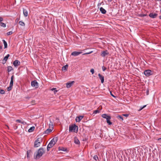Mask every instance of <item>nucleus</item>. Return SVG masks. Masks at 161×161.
<instances>
[{"label":"nucleus","instance_id":"nucleus-1","mask_svg":"<svg viewBox=\"0 0 161 161\" xmlns=\"http://www.w3.org/2000/svg\"><path fill=\"white\" fill-rule=\"evenodd\" d=\"M45 151L44 149L41 147L39 148L37 152L35 153L34 158L35 159L39 158L44 153Z\"/></svg>","mask_w":161,"mask_h":161},{"label":"nucleus","instance_id":"nucleus-2","mask_svg":"<svg viewBox=\"0 0 161 161\" xmlns=\"http://www.w3.org/2000/svg\"><path fill=\"white\" fill-rule=\"evenodd\" d=\"M102 117L103 118L106 119L107 122L109 125H111L112 124V123L110 121L111 119V117L110 116L108 115L107 114H103L102 115Z\"/></svg>","mask_w":161,"mask_h":161},{"label":"nucleus","instance_id":"nucleus-3","mask_svg":"<svg viewBox=\"0 0 161 161\" xmlns=\"http://www.w3.org/2000/svg\"><path fill=\"white\" fill-rule=\"evenodd\" d=\"M42 142V140L41 138H38L34 142V146L35 147H37L40 146Z\"/></svg>","mask_w":161,"mask_h":161},{"label":"nucleus","instance_id":"nucleus-4","mask_svg":"<svg viewBox=\"0 0 161 161\" xmlns=\"http://www.w3.org/2000/svg\"><path fill=\"white\" fill-rule=\"evenodd\" d=\"M57 140V137L54 138H53L48 145L49 146L48 147H53L56 143Z\"/></svg>","mask_w":161,"mask_h":161},{"label":"nucleus","instance_id":"nucleus-5","mask_svg":"<svg viewBox=\"0 0 161 161\" xmlns=\"http://www.w3.org/2000/svg\"><path fill=\"white\" fill-rule=\"evenodd\" d=\"M144 74L147 76L148 77L152 75V72L150 69L145 70L144 72Z\"/></svg>","mask_w":161,"mask_h":161},{"label":"nucleus","instance_id":"nucleus-6","mask_svg":"<svg viewBox=\"0 0 161 161\" xmlns=\"http://www.w3.org/2000/svg\"><path fill=\"white\" fill-rule=\"evenodd\" d=\"M78 129V126L75 125L74 126H69V132L75 131V130L76 129L77 130Z\"/></svg>","mask_w":161,"mask_h":161},{"label":"nucleus","instance_id":"nucleus-7","mask_svg":"<svg viewBox=\"0 0 161 161\" xmlns=\"http://www.w3.org/2000/svg\"><path fill=\"white\" fill-rule=\"evenodd\" d=\"M109 54L108 50H106L105 51H103L101 53V56L102 57H105L106 56L108 55Z\"/></svg>","mask_w":161,"mask_h":161},{"label":"nucleus","instance_id":"nucleus-8","mask_svg":"<svg viewBox=\"0 0 161 161\" xmlns=\"http://www.w3.org/2000/svg\"><path fill=\"white\" fill-rule=\"evenodd\" d=\"M31 85L32 86L36 87H38V83L36 80H33L31 82Z\"/></svg>","mask_w":161,"mask_h":161},{"label":"nucleus","instance_id":"nucleus-9","mask_svg":"<svg viewBox=\"0 0 161 161\" xmlns=\"http://www.w3.org/2000/svg\"><path fill=\"white\" fill-rule=\"evenodd\" d=\"M20 64V61L17 60H15L13 62V64L15 67L19 65Z\"/></svg>","mask_w":161,"mask_h":161},{"label":"nucleus","instance_id":"nucleus-10","mask_svg":"<svg viewBox=\"0 0 161 161\" xmlns=\"http://www.w3.org/2000/svg\"><path fill=\"white\" fill-rule=\"evenodd\" d=\"M82 53V52H77V51H74L71 54V55H72L74 56H77L79 54H81Z\"/></svg>","mask_w":161,"mask_h":161},{"label":"nucleus","instance_id":"nucleus-11","mask_svg":"<svg viewBox=\"0 0 161 161\" xmlns=\"http://www.w3.org/2000/svg\"><path fill=\"white\" fill-rule=\"evenodd\" d=\"M16 122L18 123H21L23 125H26L27 124L26 122L23 121L22 119H16Z\"/></svg>","mask_w":161,"mask_h":161},{"label":"nucleus","instance_id":"nucleus-12","mask_svg":"<svg viewBox=\"0 0 161 161\" xmlns=\"http://www.w3.org/2000/svg\"><path fill=\"white\" fill-rule=\"evenodd\" d=\"M75 82L74 81H72L69 82H68L66 83V87L68 88H69L71 86L73 85Z\"/></svg>","mask_w":161,"mask_h":161},{"label":"nucleus","instance_id":"nucleus-13","mask_svg":"<svg viewBox=\"0 0 161 161\" xmlns=\"http://www.w3.org/2000/svg\"><path fill=\"white\" fill-rule=\"evenodd\" d=\"M98 76L101 80V83H103L104 82V77L103 75H101L100 74H98Z\"/></svg>","mask_w":161,"mask_h":161},{"label":"nucleus","instance_id":"nucleus-14","mask_svg":"<svg viewBox=\"0 0 161 161\" xmlns=\"http://www.w3.org/2000/svg\"><path fill=\"white\" fill-rule=\"evenodd\" d=\"M158 14L156 13H151L149 14L150 17L153 18H155L157 16Z\"/></svg>","mask_w":161,"mask_h":161},{"label":"nucleus","instance_id":"nucleus-15","mask_svg":"<svg viewBox=\"0 0 161 161\" xmlns=\"http://www.w3.org/2000/svg\"><path fill=\"white\" fill-rule=\"evenodd\" d=\"M83 116H80L77 117L75 119V120L76 122H80V121L83 118Z\"/></svg>","mask_w":161,"mask_h":161},{"label":"nucleus","instance_id":"nucleus-16","mask_svg":"<svg viewBox=\"0 0 161 161\" xmlns=\"http://www.w3.org/2000/svg\"><path fill=\"white\" fill-rule=\"evenodd\" d=\"M14 75H12L11 77V80L10 83L9 85L12 86H13V82H14Z\"/></svg>","mask_w":161,"mask_h":161},{"label":"nucleus","instance_id":"nucleus-17","mask_svg":"<svg viewBox=\"0 0 161 161\" xmlns=\"http://www.w3.org/2000/svg\"><path fill=\"white\" fill-rule=\"evenodd\" d=\"M100 11L103 14H105L106 13V11L103 7H101L100 8Z\"/></svg>","mask_w":161,"mask_h":161},{"label":"nucleus","instance_id":"nucleus-18","mask_svg":"<svg viewBox=\"0 0 161 161\" xmlns=\"http://www.w3.org/2000/svg\"><path fill=\"white\" fill-rule=\"evenodd\" d=\"M9 54H8L6 56H5L3 60V61H4V63H3V64H4L5 63L6 61L7 60L8 58L9 57Z\"/></svg>","mask_w":161,"mask_h":161},{"label":"nucleus","instance_id":"nucleus-19","mask_svg":"<svg viewBox=\"0 0 161 161\" xmlns=\"http://www.w3.org/2000/svg\"><path fill=\"white\" fill-rule=\"evenodd\" d=\"M53 130L51 129H48L44 131V134H48L50 133Z\"/></svg>","mask_w":161,"mask_h":161},{"label":"nucleus","instance_id":"nucleus-20","mask_svg":"<svg viewBox=\"0 0 161 161\" xmlns=\"http://www.w3.org/2000/svg\"><path fill=\"white\" fill-rule=\"evenodd\" d=\"M23 14L26 17L28 16V13L27 10L23 9Z\"/></svg>","mask_w":161,"mask_h":161},{"label":"nucleus","instance_id":"nucleus-21","mask_svg":"<svg viewBox=\"0 0 161 161\" xmlns=\"http://www.w3.org/2000/svg\"><path fill=\"white\" fill-rule=\"evenodd\" d=\"M74 142L76 144H80V142L79 140L76 137L75 138Z\"/></svg>","mask_w":161,"mask_h":161},{"label":"nucleus","instance_id":"nucleus-22","mask_svg":"<svg viewBox=\"0 0 161 161\" xmlns=\"http://www.w3.org/2000/svg\"><path fill=\"white\" fill-rule=\"evenodd\" d=\"M68 68V65H66L65 66H63L62 68V70L63 71L67 70Z\"/></svg>","mask_w":161,"mask_h":161},{"label":"nucleus","instance_id":"nucleus-23","mask_svg":"<svg viewBox=\"0 0 161 161\" xmlns=\"http://www.w3.org/2000/svg\"><path fill=\"white\" fill-rule=\"evenodd\" d=\"M35 129V127L34 126L31 127L30 128V129L28 130V132H32Z\"/></svg>","mask_w":161,"mask_h":161},{"label":"nucleus","instance_id":"nucleus-24","mask_svg":"<svg viewBox=\"0 0 161 161\" xmlns=\"http://www.w3.org/2000/svg\"><path fill=\"white\" fill-rule=\"evenodd\" d=\"M2 41L3 42V43L4 45V48H6L7 47V42L4 40H3Z\"/></svg>","mask_w":161,"mask_h":161},{"label":"nucleus","instance_id":"nucleus-25","mask_svg":"<svg viewBox=\"0 0 161 161\" xmlns=\"http://www.w3.org/2000/svg\"><path fill=\"white\" fill-rule=\"evenodd\" d=\"M12 67L11 66H9L7 68V71L8 72H10L12 70H13Z\"/></svg>","mask_w":161,"mask_h":161},{"label":"nucleus","instance_id":"nucleus-26","mask_svg":"<svg viewBox=\"0 0 161 161\" xmlns=\"http://www.w3.org/2000/svg\"><path fill=\"white\" fill-rule=\"evenodd\" d=\"M59 150H61L63 151H66L67 150V149L66 148H64L63 147H59Z\"/></svg>","mask_w":161,"mask_h":161},{"label":"nucleus","instance_id":"nucleus-27","mask_svg":"<svg viewBox=\"0 0 161 161\" xmlns=\"http://www.w3.org/2000/svg\"><path fill=\"white\" fill-rule=\"evenodd\" d=\"M19 23L20 25L22 26H24L25 25V23L22 21H19Z\"/></svg>","mask_w":161,"mask_h":161},{"label":"nucleus","instance_id":"nucleus-28","mask_svg":"<svg viewBox=\"0 0 161 161\" xmlns=\"http://www.w3.org/2000/svg\"><path fill=\"white\" fill-rule=\"evenodd\" d=\"M0 25L3 27H6V24L3 22L1 23Z\"/></svg>","mask_w":161,"mask_h":161},{"label":"nucleus","instance_id":"nucleus-29","mask_svg":"<svg viewBox=\"0 0 161 161\" xmlns=\"http://www.w3.org/2000/svg\"><path fill=\"white\" fill-rule=\"evenodd\" d=\"M117 118L118 119H120L121 120L123 121L124 120L123 117L120 115H118L117 116Z\"/></svg>","mask_w":161,"mask_h":161},{"label":"nucleus","instance_id":"nucleus-30","mask_svg":"<svg viewBox=\"0 0 161 161\" xmlns=\"http://www.w3.org/2000/svg\"><path fill=\"white\" fill-rule=\"evenodd\" d=\"M31 153V151L30 150H29L27 151V157L28 158H29L30 157L29 156V154H30Z\"/></svg>","mask_w":161,"mask_h":161},{"label":"nucleus","instance_id":"nucleus-31","mask_svg":"<svg viewBox=\"0 0 161 161\" xmlns=\"http://www.w3.org/2000/svg\"><path fill=\"white\" fill-rule=\"evenodd\" d=\"M12 86H13L9 85V86L7 88V90L8 91L11 90L12 89Z\"/></svg>","mask_w":161,"mask_h":161},{"label":"nucleus","instance_id":"nucleus-32","mask_svg":"<svg viewBox=\"0 0 161 161\" xmlns=\"http://www.w3.org/2000/svg\"><path fill=\"white\" fill-rule=\"evenodd\" d=\"M0 93L1 94H4L5 93V91L3 89H0Z\"/></svg>","mask_w":161,"mask_h":161},{"label":"nucleus","instance_id":"nucleus-33","mask_svg":"<svg viewBox=\"0 0 161 161\" xmlns=\"http://www.w3.org/2000/svg\"><path fill=\"white\" fill-rule=\"evenodd\" d=\"M93 158L96 161H97V160H98V156L97 155H95L94 156Z\"/></svg>","mask_w":161,"mask_h":161},{"label":"nucleus","instance_id":"nucleus-34","mask_svg":"<svg viewBox=\"0 0 161 161\" xmlns=\"http://www.w3.org/2000/svg\"><path fill=\"white\" fill-rule=\"evenodd\" d=\"M51 124H49V127L51 128V129H53V123L52 122H51Z\"/></svg>","mask_w":161,"mask_h":161},{"label":"nucleus","instance_id":"nucleus-35","mask_svg":"<svg viewBox=\"0 0 161 161\" xmlns=\"http://www.w3.org/2000/svg\"><path fill=\"white\" fill-rule=\"evenodd\" d=\"M99 113V111L98 110H96L94 111L93 113L94 114H97V113Z\"/></svg>","mask_w":161,"mask_h":161},{"label":"nucleus","instance_id":"nucleus-36","mask_svg":"<svg viewBox=\"0 0 161 161\" xmlns=\"http://www.w3.org/2000/svg\"><path fill=\"white\" fill-rule=\"evenodd\" d=\"M92 52H93V51H90V52H87V53H83V55H86V54H91V53H92Z\"/></svg>","mask_w":161,"mask_h":161},{"label":"nucleus","instance_id":"nucleus-37","mask_svg":"<svg viewBox=\"0 0 161 161\" xmlns=\"http://www.w3.org/2000/svg\"><path fill=\"white\" fill-rule=\"evenodd\" d=\"M146 106V105H144L142 107H141L140 109H139V111H140L142 110V109H143V108H144Z\"/></svg>","mask_w":161,"mask_h":161},{"label":"nucleus","instance_id":"nucleus-38","mask_svg":"<svg viewBox=\"0 0 161 161\" xmlns=\"http://www.w3.org/2000/svg\"><path fill=\"white\" fill-rule=\"evenodd\" d=\"M12 33H13V32L12 31H10L8 32L7 33V35L8 36V35H11L12 34Z\"/></svg>","mask_w":161,"mask_h":161},{"label":"nucleus","instance_id":"nucleus-39","mask_svg":"<svg viewBox=\"0 0 161 161\" xmlns=\"http://www.w3.org/2000/svg\"><path fill=\"white\" fill-rule=\"evenodd\" d=\"M90 72L92 73V74H93L94 72V69H91L90 70Z\"/></svg>","mask_w":161,"mask_h":161},{"label":"nucleus","instance_id":"nucleus-40","mask_svg":"<svg viewBox=\"0 0 161 161\" xmlns=\"http://www.w3.org/2000/svg\"><path fill=\"white\" fill-rule=\"evenodd\" d=\"M102 69L103 71H104L106 69V68L104 67V66H103L102 67Z\"/></svg>","mask_w":161,"mask_h":161},{"label":"nucleus","instance_id":"nucleus-41","mask_svg":"<svg viewBox=\"0 0 161 161\" xmlns=\"http://www.w3.org/2000/svg\"><path fill=\"white\" fill-rule=\"evenodd\" d=\"M123 115L124 116H125V117H127L129 116V114H123Z\"/></svg>","mask_w":161,"mask_h":161},{"label":"nucleus","instance_id":"nucleus-42","mask_svg":"<svg viewBox=\"0 0 161 161\" xmlns=\"http://www.w3.org/2000/svg\"><path fill=\"white\" fill-rule=\"evenodd\" d=\"M110 95L112 96L113 97H114V98H115L116 97L115 96H114L112 93V92H110Z\"/></svg>","mask_w":161,"mask_h":161},{"label":"nucleus","instance_id":"nucleus-43","mask_svg":"<svg viewBox=\"0 0 161 161\" xmlns=\"http://www.w3.org/2000/svg\"><path fill=\"white\" fill-rule=\"evenodd\" d=\"M48 145H47V151H49V150H50V149L51 148V147H48Z\"/></svg>","mask_w":161,"mask_h":161},{"label":"nucleus","instance_id":"nucleus-44","mask_svg":"<svg viewBox=\"0 0 161 161\" xmlns=\"http://www.w3.org/2000/svg\"><path fill=\"white\" fill-rule=\"evenodd\" d=\"M3 20V18L1 17H0V23H1L2 21Z\"/></svg>","mask_w":161,"mask_h":161},{"label":"nucleus","instance_id":"nucleus-45","mask_svg":"<svg viewBox=\"0 0 161 161\" xmlns=\"http://www.w3.org/2000/svg\"><path fill=\"white\" fill-rule=\"evenodd\" d=\"M3 45H0V51H1L2 49Z\"/></svg>","mask_w":161,"mask_h":161},{"label":"nucleus","instance_id":"nucleus-46","mask_svg":"<svg viewBox=\"0 0 161 161\" xmlns=\"http://www.w3.org/2000/svg\"><path fill=\"white\" fill-rule=\"evenodd\" d=\"M101 3H98V4H97V6H98V7H99V6H100L101 5Z\"/></svg>","mask_w":161,"mask_h":161},{"label":"nucleus","instance_id":"nucleus-47","mask_svg":"<svg viewBox=\"0 0 161 161\" xmlns=\"http://www.w3.org/2000/svg\"><path fill=\"white\" fill-rule=\"evenodd\" d=\"M56 88H53L52 89H51V90L52 91H54L55 90H56Z\"/></svg>","mask_w":161,"mask_h":161},{"label":"nucleus","instance_id":"nucleus-48","mask_svg":"<svg viewBox=\"0 0 161 161\" xmlns=\"http://www.w3.org/2000/svg\"><path fill=\"white\" fill-rule=\"evenodd\" d=\"M157 140L158 141L161 142V138H158Z\"/></svg>","mask_w":161,"mask_h":161},{"label":"nucleus","instance_id":"nucleus-49","mask_svg":"<svg viewBox=\"0 0 161 161\" xmlns=\"http://www.w3.org/2000/svg\"><path fill=\"white\" fill-rule=\"evenodd\" d=\"M57 92H58V91L55 90L54 91V93L55 94Z\"/></svg>","mask_w":161,"mask_h":161},{"label":"nucleus","instance_id":"nucleus-50","mask_svg":"<svg viewBox=\"0 0 161 161\" xmlns=\"http://www.w3.org/2000/svg\"><path fill=\"white\" fill-rule=\"evenodd\" d=\"M19 20V19L18 18H17L16 19V20H15V22H17Z\"/></svg>","mask_w":161,"mask_h":161},{"label":"nucleus","instance_id":"nucleus-51","mask_svg":"<svg viewBox=\"0 0 161 161\" xmlns=\"http://www.w3.org/2000/svg\"><path fill=\"white\" fill-rule=\"evenodd\" d=\"M108 2H111L112 0H107Z\"/></svg>","mask_w":161,"mask_h":161},{"label":"nucleus","instance_id":"nucleus-52","mask_svg":"<svg viewBox=\"0 0 161 161\" xmlns=\"http://www.w3.org/2000/svg\"><path fill=\"white\" fill-rule=\"evenodd\" d=\"M159 19H161V16H159Z\"/></svg>","mask_w":161,"mask_h":161},{"label":"nucleus","instance_id":"nucleus-53","mask_svg":"<svg viewBox=\"0 0 161 161\" xmlns=\"http://www.w3.org/2000/svg\"><path fill=\"white\" fill-rule=\"evenodd\" d=\"M6 126H7V128L8 129H9L8 126L7 125H6Z\"/></svg>","mask_w":161,"mask_h":161},{"label":"nucleus","instance_id":"nucleus-54","mask_svg":"<svg viewBox=\"0 0 161 161\" xmlns=\"http://www.w3.org/2000/svg\"><path fill=\"white\" fill-rule=\"evenodd\" d=\"M146 15H145V14H144V15H143V16H145Z\"/></svg>","mask_w":161,"mask_h":161},{"label":"nucleus","instance_id":"nucleus-55","mask_svg":"<svg viewBox=\"0 0 161 161\" xmlns=\"http://www.w3.org/2000/svg\"><path fill=\"white\" fill-rule=\"evenodd\" d=\"M148 91L147 92V94H148Z\"/></svg>","mask_w":161,"mask_h":161},{"label":"nucleus","instance_id":"nucleus-56","mask_svg":"<svg viewBox=\"0 0 161 161\" xmlns=\"http://www.w3.org/2000/svg\"><path fill=\"white\" fill-rule=\"evenodd\" d=\"M148 91L147 92V94H148Z\"/></svg>","mask_w":161,"mask_h":161},{"label":"nucleus","instance_id":"nucleus-57","mask_svg":"<svg viewBox=\"0 0 161 161\" xmlns=\"http://www.w3.org/2000/svg\"><path fill=\"white\" fill-rule=\"evenodd\" d=\"M160 1H161V0H160Z\"/></svg>","mask_w":161,"mask_h":161}]
</instances>
